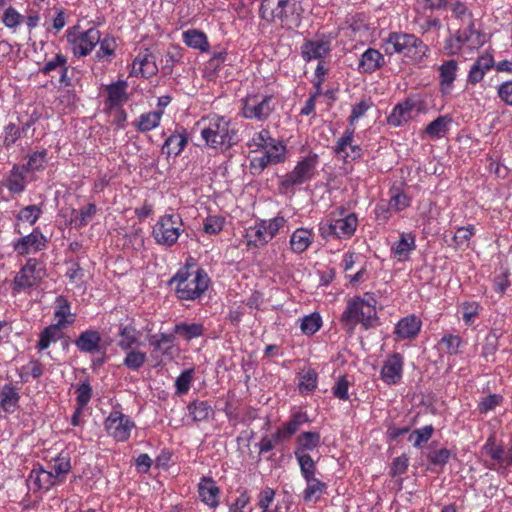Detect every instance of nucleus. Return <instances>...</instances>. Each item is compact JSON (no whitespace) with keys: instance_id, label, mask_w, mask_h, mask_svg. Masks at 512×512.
Wrapping results in <instances>:
<instances>
[{"instance_id":"1","label":"nucleus","mask_w":512,"mask_h":512,"mask_svg":"<svg viewBox=\"0 0 512 512\" xmlns=\"http://www.w3.org/2000/svg\"><path fill=\"white\" fill-rule=\"evenodd\" d=\"M205 145L218 152H225L237 143V132L229 119L216 114L197 122Z\"/></svg>"},{"instance_id":"2","label":"nucleus","mask_w":512,"mask_h":512,"mask_svg":"<svg viewBox=\"0 0 512 512\" xmlns=\"http://www.w3.org/2000/svg\"><path fill=\"white\" fill-rule=\"evenodd\" d=\"M376 304L377 299L371 292L349 299L341 316V322L351 328L356 324H361L366 329L373 327L378 320Z\"/></svg>"},{"instance_id":"3","label":"nucleus","mask_w":512,"mask_h":512,"mask_svg":"<svg viewBox=\"0 0 512 512\" xmlns=\"http://www.w3.org/2000/svg\"><path fill=\"white\" fill-rule=\"evenodd\" d=\"M358 215L354 212L339 207L327 217L325 221L319 223V234L325 240L351 239L358 227Z\"/></svg>"},{"instance_id":"4","label":"nucleus","mask_w":512,"mask_h":512,"mask_svg":"<svg viewBox=\"0 0 512 512\" xmlns=\"http://www.w3.org/2000/svg\"><path fill=\"white\" fill-rule=\"evenodd\" d=\"M176 295L181 300H196L208 289L210 278L201 268H181L171 279Z\"/></svg>"},{"instance_id":"5","label":"nucleus","mask_w":512,"mask_h":512,"mask_svg":"<svg viewBox=\"0 0 512 512\" xmlns=\"http://www.w3.org/2000/svg\"><path fill=\"white\" fill-rule=\"evenodd\" d=\"M387 54H401L411 62L419 63L427 56L428 46L413 34L392 32L383 44Z\"/></svg>"},{"instance_id":"6","label":"nucleus","mask_w":512,"mask_h":512,"mask_svg":"<svg viewBox=\"0 0 512 512\" xmlns=\"http://www.w3.org/2000/svg\"><path fill=\"white\" fill-rule=\"evenodd\" d=\"M283 216L256 221L246 229L244 238L247 247L261 248L270 242L286 224Z\"/></svg>"},{"instance_id":"7","label":"nucleus","mask_w":512,"mask_h":512,"mask_svg":"<svg viewBox=\"0 0 512 512\" xmlns=\"http://www.w3.org/2000/svg\"><path fill=\"white\" fill-rule=\"evenodd\" d=\"M66 40L72 55L81 59L91 54L100 42V31L95 27L82 29L75 25L66 30Z\"/></svg>"},{"instance_id":"8","label":"nucleus","mask_w":512,"mask_h":512,"mask_svg":"<svg viewBox=\"0 0 512 512\" xmlns=\"http://www.w3.org/2000/svg\"><path fill=\"white\" fill-rule=\"evenodd\" d=\"M318 165L319 156L315 153L301 157L294 168L281 177L280 186L284 189H290L310 182L317 174Z\"/></svg>"},{"instance_id":"9","label":"nucleus","mask_w":512,"mask_h":512,"mask_svg":"<svg viewBox=\"0 0 512 512\" xmlns=\"http://www.w3.org/2000/svg\"><path fill=\"white\" fill-rule=\"evenodd\" d=\"M183 231L179 214H165L156 222L152 235L158 244L170 247L177 242Z\"/></svg>"},{"instance_id":"10","label":"nucleus","mask_w":512,"mask_h":512,"mask_svg":"<svg viewBox=\"0 0 512 512\" xmlns=\"http://www.w3.org/2000/svg\"><path fill=\"white\" fill-rule=\"evenodd\" d=\"M45 276V264L35 258H29L14 278L13 292L30 290L38 286Z\"/></svg>"},{"instance_id":"11","label":"nucleus","mask_w":512,"mask_h":512,"mask_svg":"<svg viewBox=\"0 0 512 512\" xmlns=\"http://www.w3.org/2000/svg\"><path fill=\"white\" fill-rule=\"evenodd\" d=\"M104 427L107 434L115 441L125 442L135 428V423L128 415L113 409L104 421Z\"/></svg>"},{"instance_id":"12","label":"nucleus","mask_w":512,"mask_h":512,"mask_svg":"<svg viewBox=\"0 0 512 512\" xmlns=\"http://www.w3.org/2000/svg\"><path fill=\"white\" fill-rule=\"evenodd\" d=\"M486 41V37L481 32L475 30L472 25L464 30H459L455 38L447 41L445 49L449 55L458 53L462 48L475 50L481 47Z\"/></svg>"},{"instance_id":"13","label":"nucleus","mask_w":512,"mask_h":512,"mask_svg":"<svg viewBox=\"0 0 512 512\" xmlns=\"http://www.w3.org/2000/svg\"><path fill=\"white\" fill-rule=\"evenodd\" d=\"M295 2L291 0H262L259 8V16L262 20L285 24L289 13L294 11Z\"/></svg>"},{"instance_id":"14","label":"nucleus","mask_w":512,"mask_h":512,"mask_svg":"<svg viewBox=\"0 0 512 512\" xmlns=\"http://www.w3.org/2000/svg\"><path fill=\"white\" fill-rule=\"evenodd\" d=\"M332 50V38L329 35H320L305 40L301 46V56L306 62L313 60L323 61Z\"/></svg>"},{"instance_id":"15","label":"nucleus","mask_w":512,"mask_h":512,"mask_svg":"<svg viewBox=\"0 0 512 512\" xmlns=\"http://www.w3.org/2000/svg\"><path fill=\"white\" fill-rule=\"evenodd\" d=\"M271 96L248 95L243 99L242 114L247 119L262 121L272 112Z\"/></svg>"},{"instance_id":"16","label":"nucleus","mask_w":512,"mask_h":512,"mask_svg":"<svg viewBox=\"0 0 512 512\" xmlns=\"http://www.w3.org/2000/svg\"><path fill=\"white\" fill-rule=\"evenodd\" d=\"M354 128H347L333 147L334 153L344 161L355 160L362 156V148L354 143Z\"/></svg>"},{"instance_id":"17","label":"nucleus","mask_w":512,"mask_h":512,"mask_svg":"<svg viewBox=\"0 0 512 512\" xmlns=\"http://www.w3.org/2000/svg\"><path fill=\"white\" fill-rule=\"evenodd\" d=\"M404 358L400 353H393L383 363L381 380L387 385L398 384L403 375Z\"/></svg>"},{"instance_id":"18","label":"nucleus","mask_w":512,"mask_h":512,"mask_svg":"<svg viewBox=\"0 0 512 512\" xmlns=\"http://www.w3.org/2000/svg\"><path fill=\"white\" fill-rule=\"evenodd\" d=\"M46 247V238L39 228L13 242L14 250L20 255L39 252Z\"/></svg>"},{"instance_id":"19","label":"nucleus","mask_w":512,"mask_h":512,"mask_svg":"<svg viewBox=\"0 0 512 512\" xmlns=\"http://www.w3.org/2000/svg\"><path fill=\"white\" fill-rule=\"evenodd\" d=\"M197 492L202 503L211 509H216L220 504V488L216 481L210 476L201 477Z\"/></svg>"},{"instance_id":"20","label":"nucleus","mask_w":512,"mask_h":512,"mask_svg":"<svg viewBox=\"0 0 512 512\" xmlns=\"http://www.w3.org/2000/svg\"><path fill=\"white\" fill-rule=\"evenodd\" d=\"M459 63L454 60H446L438 67L439 90L442 95H449L457 79Z\"/></svg>"},{"instance_id":"21","label":"nucleus","mask_w":512,"mask_h":512,"mask_svg":"<svg viewBox=\"0 0 512 512\" xmlns=\"http://www.w3.org/2000/svg\"><path fill=\"white\" fill-rule=\"evenodd\" d=\"M155 58L148 50L140 52L134 58L129 76L149 78L157 73Z\"/></svg>"},{"instance_id":"22","label":"nucleus","mask_w":512,"mask_h":512,"mask_svg":"<svg viewBox=\"0 0 512 512\" xmlns=\"http://www.w3.org/2000/svg\"><path fill=\"white\" fill-rule=\"evenodd\" d=\"M421 327L422 321L418 316L408 315L397 322L394 334L398 340H411L418 336Z\"/></svg>"},{"instance_id":"23","label":"nucleus","mask_w":512,"mask_h":512,"mask_svg":"<svg viewBox=\"0 0 512 512\" xmlns=\"http://www.w3.org/2000/svg\"><path fill=\"white\" fill-rule=\"evenodd\" d=\"M494 67V57L490 53L480 55L470 67L467 84L475 86L481 82L488 71Z\"/></svg>"},{"instance_id":"24","label":"nucleus","mask_w":512,"mask_h":512,"mask_svg":"<svg viewBox=\"0 0 512 512\" xmlns=\"http://www.w3.org/2000/svg\"><path fill=\"white\" fill-rule=\"evenodd\" d=\"M188 144L187 131L181 127L176 129L164 141L161 151L167 158L179 156Z\"/></svg>"},{"instance_id":"25","label":"nucleus","mask_w":512,"mask_h":512,"mask_svg":"<svg viewBox=\"0 0 512 512\" xmlns=\"http://www.w3.org/2000/svg\"><path fill=\"white\" fill-rule=\"evenodd\" d=\"M48 468L47 471L56 484L63 482L72 468L70 454L66 451L60 452L48 462Z\"/></svg>"},{"instance_id":"26","label":"nucleus","mask_w":512,"mask_h":512,"mask_svg":"<svg viewBox=\"0 0 512 512\" xmlns=\"http://www.w3.org/2000/svg\"><path fill=\"white\" fill-rule=\"evenodd\" d=\"M127 87L125 80H118L107 86L106 107L109 110L121 108L127 102Z\"/></svg>"},{"instance_id":"27","label":"nucleus","mask_w":512,"mask_h":512,"mask_svg":"<svg viewBox=\"0 0 512 512\" xmlns=\"http://www.w3.org/2000/svg\"><path fill=\"white\" fill-rule=\"evenodd\" d=\"M101 334L94 329L81 332L75 340V346L82 353L95 354L101 349Z\"/></svg>"},{"instance_id":"28","label":"nucleus","mask_w":512,"mask_h":512,"mask_svg":"<svg viewBox=\"0 0 512 512\" xmlns=\"http://www.w3.org/2000/svg\"><path fill=\"white\" fill-rule=\"evenodd\" d=\"M415 249L416 236L411 232H402L399 240L392 245L391 252L399 261H406Z\"/></svg>"},{"instance_id":"29","label":"nucleus","mask_w":512,"mask_h":512,"mask_svg":"<svg viewBox=\"0 0 512 512\" xmlns=\"http://www.w3.org/2000/svg\"><path fill=\"white\" fill-rule=\"evenodd\" d=\"M54 318L56 327L63 329L72 325L75 321V315L71 312V304L64 296H58L55 300Z\"/></svg>"},{"instance_id":"30","label":"nucleus","mask_w":512,"mask_h":512,"mask_svg":"<svg viewBox=\"0 0 512 512\" xmlns=\"http://www.w3.org/2000/svg\"><path fill=\"white\" fill-rule=\"evenodd\" d=\"M411 204V198L403 192H396L393 194L387 204H378L375 208L377 217L383 216L384 219H388L387 213L389 211L401 212L408 208Z\"/></svg>"},{"instance_id":"31","label":"nucleus","mask_w":512,"mask_h":512,"mask_svg":"<svg viewBox=\"0 0 512 512\" xmlns=\"http://www.w3.org/2000/svg\"><path fill=\"white\" fill-rule=\"evenodd\" d=\"M26 482L29 490L34 492L39 490L47 491L52 486L56 485L51 474L41 466L31 470Z\"/></svg>"},{"instance_id":"32","label":"nucleus","mask_w":512,"mask_h":512,"mask_svg":"<svg viewBox=\"0 0 512 512\" xmlns=\"http://www.w3.org/2000/svg\"><path fill=\"white\" fill-rule=\"evenodd\" d=\"M314 232L308 228H297L290 236V249L295 254L305 252L313 243Z\"/></svg>"},{"instance_id":"33","label":"nucleus","mask_w":512,"mask_h":512,"mask_svg":"<svg viewBox=\"0 0 512 512\" xmlns=\"http://www.w3.org/2000/svg\"><path fill=\"white\" fill-rule=\"evenodd\" d=\"M309 421L310 420L306 412L301 410L296 411L291 415L290 420L276 431L275 438L288 439L294 435L303 424L308 423Z\"/></svg>"},{"instance_id":"34","label":"nucleus","mask_w":512,"mask_h":512,"mask_svg":"<svg viewBox=\"0 0 512 512\" xmlns=\"http://www.w3.org/2000/svg\"><path fill=\"white\" fill-rule=\"evenodd\" d=\"M414 106V103L409 100L398 103L387 118L388 124L392 127L406 124L412 118Z\"/></svg>"},{"instance_id":"35","label":"nucleus","mask_w":512,"mask_h":512,"mask_svg":"<svg viewBox=\"0 0 512 512\" xmlns=\"http://www.w3.org/2000/svg\"><path fill=\"white\" fill-rule=\"evenodd\" d=\"M385 63L384 56L376 49L368 48L362 55L358 69L364 73H373Z\"/></svg>"},{"instance_id":"36","label":"nucleus","mask_w":512,"mask_h":512,"mask_svg":"<svg viewBox=\"0 0 512 512\" xmlns=\"http://www.w3.org/2000/svg\"><path fill=\"white\" fill-rule=\"evenodd\" d=\"M183 42L192 49L199 50L201 52H208L210 44L207 35L195 28L188 29L182 33Z\"/></svg>"},{"instance_id":"37","label":"nucleus","mask_w":512,"mask_h":512,"mask_svg":"<svg viewBox=\"0 0 512 512\" xmlns=\"http://www.w3.org/2000/svg\"><path fill=\"white\" fill-rule=\"evenodd\" d=\"M321 436L318 432L308 431L298 435L294 454H308L318 448Z\"/></svg>"},{"instance_id":"38","label":"nucleus","mask_w":512,"mask_h":512,"mask_svg":"<svg viewBox=\"0 0 512 512\" xmlns=\"http://www.w3.org/2000/svg\"><path fill=\"white\" fill-rule=\"evenodd\" d=\"M174 337L168 334H156L149 339L150 345L153 347V353L162 356H173Z\"/></svg>"},{"instance_id":"39","label":"nucleus","mask_w":512,"mask_h":512,"mask_svg":"<svg viewBox=\"0 0 512 512\" xmlns=\"http://www.w3.org/2000/svg\"><path fill=\"white\" fill-rule=\"evenodd\" d=\"M26 171L19 165H14L6 177L5 185L12 193H21L26 188Z\"/></svg>"},{"instance_id":"40","label":"nucleus","mask_w":512,"mask_h":512,"mask_svg":"<svg viewBox=\"0 0 512 512\" xmlns=\"http://www.w3.org/2000/svg\"><path fill=\"white\" fill-rule=\"evenodd\" d=\"M20 396L11 384L0 388V407L7 413H13L18 407Z\"/></svg>"},{"instance_id":"41","label":"nucleus","mask_w":512,"mask_h":512,"mask_svg":"<svg viewBox=\"0 0 512 512\" xmlns=\"http://www.w3.org/2000/svg\"><path fill=\"white\" fill-rule=\"evenodd\" d=\"M452 121L450 115H441L426 126L425 133L432 139H440L449 131Z\"/></svg>"},{"instance_id":"42","label":"nucleus","mask_w":512,"mask_h":512,"mask_svg":"<svg viewBox=\"0 0 512 512\" xmlns=\"http://www.w3.org/2000/svg\"><path fill=\"white\" fill-rule=\"evenodd\" d=\"M97 207L90 203L80 209H73L70 217V223L77 229L86 226L95 216Z\"/></svg>"},{"instance_id":"43","label":"nucleus","mask_w":512,"mask_h":512,"mask_svg":"<svg viewBox=\"0 0 512 512\" xmlns=\"http://www.w3.org/2000/svg\"><path fill=\"white\" fill-rule=\"evenodd\" d=\"M305 482L303 499L306 502H317L327 490V484L316 477L305 479Z\"/></svg>"},{"instance_id":"44","label":"nucleus","mask_w":512,"mask_h":512,"mask_svg":"<svg viewBox=\"0 0 512 512\" xmlns=\"http://www.w3.org/2000/svg\"><path fill=\"white\" fill-rule=\"evenodd\" d=\"M162 115V110L143 113L135 122V127L139 132H149L159 126Z\"/></svg>"},{"instance_id":"45","label":"nucleus","mask_w":512,"mask_h":512,"mask_svg":"<svg viewBox=\"0 0 512 512\" xmlns=\"http://www.w3.org/2000/svg\"><path fill=\"white\" fill-rule=\"evenodd\" d=\"M318 375L312 368L303 369L299 373L298 389L300 394L308 395L317 388Z\"/></svg>"},{"instance_id":"46","label":"nucleus","mask_w":512,"mask_h":512,"mask_svg":"<svg viewBox=\"0 0 512 512\" xmlns=\"http://www.w3.org/2000/svg\"><path fill=\"white\" fill-rule=\"evenodd\" d=\"M99 49L95 54L97 61L110 62L115 55L117 48L116 39L111 35H106L103 38L100 36V42H98Z\"/></svg>"},{"instance_id":"47","label":"nucleus","mask_w":512,"mask_h":512,"mask_svg":"<svg viewBox=\"0 0 512 512\" xmlns=\"http://www.w3.org/2000/svg\"><path fill=\"white\" fill-rule=\"evenodd\" d=\"M187 409L195 422L205 421L213 414V409L208 401L195 400L188 405Z\"/></svg>"},{"instance_id":"48","label":"nucleus","mask_w":512,"mask_h":512,"mask_svg":"<svg viewBox=\"0 0 512 512\" xmlns=\"http://www.w3.org/2000/svg\"><path fill=\"white\" fill-rule=\"evenodd\" d=\"M118 335L119 341L117 345L123 351L131 350L133 349L134 346L138 344L137 331L134 327L130 325L122 326L119 330Z\"/></svg>"},{"instance_id":"49","label":"nucleus","mask_w":512,"mask_h":512,"mask_svg":"<svg viewBox=\"0 0 512 512\" xmlns=\"http://www.w3.org/2000/svg\"><path fill=\"white\" fill-rule=\"evenodd\" d=\"M60 337L61 329L51 324L41 331L36 348L39 351H43L47 349L52 343L57 342Z\"/></svg>"},{"instance_id":"50","label":"nucleus","mask_w":512,"mask_h":512,"mask_svg":"<svg viewBox=\"0 0 512 512\" xmlns=\"http://www.w3.org/2000/svg\"><path fill=\"white\" fill-rule=\"evenodd\" d=\"M204 331L203 325L200 323H178L174 327V332L185 340H191L202 336Z\"/></svg>"},{"instance_id":"51","label":"nucleus","mask_w":512,"mask_h":512,"mask_svg":"<svg viewBox=\"0 0 512 512\" xmlns=\"http://www.w3.org/2000/svg\"><path fill=\"white\" fill-rule=\"evenodd\" d=\"M263 151L273 163H280L285 158L286 147L282 142L271 137Z\"/></svg>"},{"instance_id":"52","label":"nucleus","mask_w":512,"mask_h":512,"mask_svg":"<svg viewBox=\"0 0 512 512\" xmlns=\"http://www.w3.org/2000/svg\"><path fill=\"white\" fill-rule=\"evenodd\" d=\"M433 433L434 427L432 425H426L412 431L409 434L408 441L411 442L415 448H421L430 440Z\"/></svg>"},{"instance_id":"53","label":"nucleus","mask_w":512,"mask_h":512,"mask_svg":"<svg viewBox=\"0 0 512 512\" xmlns=\"http://www.w3.org/2000/svg\"><path fill=\"white\" fill-rule=\"evenodd\" d=\"M31 126V123L24 124L21 128L14 123H9L4 128V146L10 147L21 138Z\"/></svg>"},{"instance_id":"54","label":"nucleus","mask_w":512,"mask_h":512,"mask_svg":"<svg viewBox=\"0 0 512 512\" xmlns=\"http://www.w3.org/2000/svg\"><path fill=\"white\" fill-rule=\"evenodd\" d=\"M300 329L305 335L315 334L322 326V318L319 313H311L300 320Z\"/></svg>"},{"instance_id":"55","label":"nucleus","mask_w":512,"mask_h":512,"mask_svg":"<svg viewBox=\"0 0 512 512\" xmlns=\"http://www.w3.org/2000/svg\"><path fill=\"white\" fill-rule=\"evenodd\" d=\"M126 352V356L123 360V365L128 369L137 371L139 370L147 360V355L145 352L131 349Z\"/></svg>"},{"instance_id":"56","label":"nucleus","mask_w":512,"mask_h":512,"mask_svg":"<svg viewBox=\"0 0 512 512\" xmlns=\"http://www.w3.org/2000/svg\"><path fill=\"white\" fill-rule=\"evenodd\" d=\"M299 464L302 477L305 479L315 477L316 462L309 454H294Z\"/></svg>"},{"instance_id":"57","label":"nucleus","mask_w":512,"mask_h":512,"mask_svg":"<svg viewBox=\"0 0 512 512\" xmlns=\"http://www.w3.org/2000/svg\"><path fill=\"white\" fill-rule=\"evenodd\" d=\"M474 234V225L469 224L464 227H459L454 234L453 242L457 248H467Z\"/></svg>"},{"instance_id":"58","label":"nucleus","mask_w":512,"mask_h":512,"mask_svg":"<svg viewBox=\"0 0 512 512\" xmlns=\"http://www.w3.org/2000/svg\"><path fill=\"white\" fill-rule=\"evenodd\" d=\"M1 20L5 27L15 31L24 21V16L14 7L9 6L4 10Z\"/></svg>"},{"instance_id":"59","label":"nucleus","mask_w":512,"mask_h":512,"mask_svg":"<svg viewBox=\"0 0 512 512\" xmlns=\"http://www.w3.org/2000/svg\"><path fill=\"white\" fill-rule=\"evenodd\" d=\"M271 139L269 130L262 129L253 133L250 140L247 142V146L251 152H258L264 150L268 141Z\"/></svg>"},{"instance_id":"60","label":"nucleus","mask_w":512,"mask_h":512,"mask_svg":"<svg viewBox=\"0 0 512 512\" xmlns=\"http://www.w3.org/2000/svg\"><path fill=\"white\" fill-rule=\"evenodd\" d=\"M46 157V150L34 152L28 156L27 163L21 167L24 168L27 173L42 170L46 163Z\"/></svg>"},{"instance_id":"61","label":"nucleus","mask_w":512,"mask_h":512,"mask_svg":"<svg viewBox=\"0 0 512 512\" xmlns=\"http://www.w3.org/2000/svg\"><path fill=\"white\" fill-rule=\"evenodd\" d=\"M441 349L449 355H457L460 353L462 340L458 335L445 334L439 341Z\"/></svg>"},{"instance_id":"62","label":"nucleus","mask_w":512,"mask_h":512,"mask_svg":"<svg viewBox=\"0 0 512 512\" xmlns=\"http://www.w3.org/2000/svg\"><path fill=\"white\" fill-rule=\"evenodd\" d=\"M42 214V209L38 205H28L20 209L17 214V220L34 225Z\"/></svg>"},{"instance_id":"63","label":"nucleus","mask_w":512,"mask_h":512,"mask_svg":"<svg viewBox=\"0 0 512 512\" xmlns=\"http://www.w3.org/2000/svg\"><path fill=\"white\" fill-rule=\"evenodd\" d=\"M480 304L476 301H466L461 304L462 319L467 326H471L479 315Z\"/></svg>"},{"instance_id":"64","label":"nucleus","mask_w":512,"mask_h":512,"mask_svg":"<svg viewBox=\"0 0 512 512\" xmlns=\"http://www.w3.org/2000/svg\"><path fill=\"white\" fill-rule=\"evenodd\" d=\"M193 376H194V369L191 368V369L184 370L176 378L175 389H176L177 394L183 395L189 391L192 381H193Z\"/></svg>"}]
</instances>
